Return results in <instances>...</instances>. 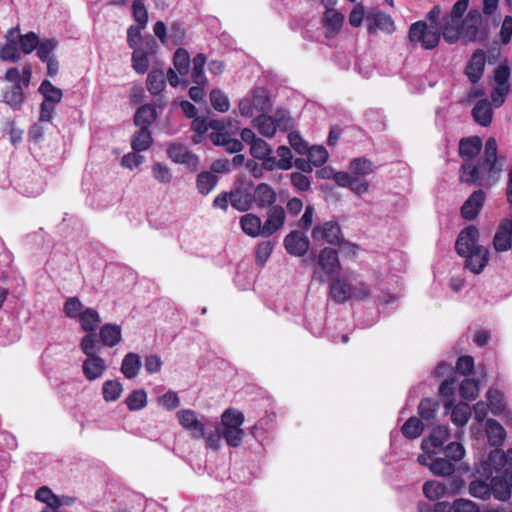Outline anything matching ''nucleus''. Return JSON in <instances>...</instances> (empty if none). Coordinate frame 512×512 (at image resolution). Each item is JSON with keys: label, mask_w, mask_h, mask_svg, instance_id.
I'll list each match as a JSON object with an SVG mask.
<instances>
[{"label": "nucleus", "mask_w": 512, "mask_h": 512, "mask_svg": "<svg viewBox=\"0 0 512 512\" xmlns=\"http://www.w3.org/2000/svg\"><path fill=\"white\" fill-rule=\"evenodd\" d=\"M482 148V140L478 136L463 138L459 143V154L465 163L460 168V182L469 185L490 186L498 178L505 164V157L498 155V144L495 138L486 140L484 153L477 165L471 162Z\"/></svg>", "instance_id": "f257e3e1"}, {"label": "nucleus", "mask_w": 512, "mask_h": 512, "mask_svg": "<svg viewBox=\"0 0 512 512\" xmlns=\"http://www.w3.org/2000/svg\"><path fill=\"white\" fill-rule=\"evenodd\" d=\"M244 420V414L241 411L226 409L221 415V421L213 422L212 430L206 437V447L217 451L221 447L222 439L229 447H239L245 435L241 428Z\"/></svg>", "instance_id": "f03ea898"}, {"label": "nucleus", "mask_w": 512, "mask_h": 512, "mask_svg": "<svg viewBox=\"0 0 512 512\" xmlns=\"http://www.w3.org/2000/svg\"><path fill=\"white\" fill-rule=\"evenodd\" d=\"M144 27L141 25L138 26H130L127 31V42L130 48H134L132 54V66L134 70L139 74H144L150 63L153 62V59L157 53V41L152 36H147L141 44V47L135 48L140 39H141V30Z\"/></svg>", "instance_id": "7ed1b4c3"}, {"label": "nucleus", "mask_w": 512, "mask_h": 512, "mask_svg": "<svg viewBox=\"0 0 512 512\" xmlns=\"http://www.w3.org/2000/svg\"><path fill=\"white\" fill-rule=\"evenodd\" d=\"M371 293V287L352 274L337 277L330 284V296L338 304L349 300L362 301L368 299Z\"/></svg>", "instance_id": "20e7f679"}, {"label": "nucleus", "mask_w": 512, "mask_h": 512, "mask_svg": "<svg viewBox=\"0 0 512 512\" xmlns=\"http://www.w3.org/2000/svg\"><path fill=\"white\" fill-rule=\"evenodd\" d=\"M482 25V15L478 9H471L465 18L454 26H442V36L449 44H454L459 40L464 43L474 42L478 39L480 27Z\"/></svg>", "instance_id": "39448f33"}, {"label": "nucleus", "mask_w": 512, "mask_h": 512, "mask_svg": "<svg viewBox=\"0 0 512 512\" xmlns=\"http://www.w3.org/2000/svg\"><path fill=\"white\" fill-rule=\"evenodd\" d=\"M442 35V29L428 25L427 21L420 20L409 28L408 38L411 43L419 44L423 49L432 50L438 46Z\"/></svg>", "instance_id": "423d86ee"}, {"label": "nucleus", "mask_w": 512, "mask_h": 512, "mask_svg": "<svg viewBox=\"0 0 512 512\" xmlns=\"http://www.w3.org/2000/svg\"><path fill=\"white\" fill-rule=\"evenodd\" d=\"M180 425L190 433L193 439H205L212 430L213 421L207 417L198 418L195 411L183 409L177 412Z\"/></svg>", "instance_id": "0eeeda50"}, {"label": "nucleus", "mask_w": 512, "mask_h": 512, "mask_svg": "<svg viewBox=\"0 0 512 512\" xmlns=\"http://www.w3.org/2000/svg\"><path fill=\"white\" fill-rule=\"evenodd\" d=\"M341 269L338 253L335 249L325 247L318 255L317 268L314 270L313 278L320 283L327 282L333 275L338 274Z\"/></svg>", "instance_id": "6e6552de"}, {"label": "nucleus", "mask_w": 512, "mask_h": 512, "mask_svg": "<svg viewBox=\"0 0 512 512\" xmlns=\"http://www.w3.org/2000/svg\"><path fill=\"white\" fill-rule=\"evenodd\" d=\"M311 237L316 243H328L331 245H341L344 241L341 227L335 221H325L316 224L312 229Z\"/></svg>", "instance_id": "1a4fd4ad"}, {"label": "nucleus", "mask_w": 512, "mask_h": 512, "mask_svg": "<svg viewBox=\"0 0 512 512\" xmlns=\"http://www.w3.org/2000/svg\"><path fill=\"white\" fill-rule=\"evenodd\" d=\"M254 125L262 136L271 138L275 135L277 128L287 130L291 126V119L281 116L274 120L271 116H267L264 113L255 118Z\"/></svg>", "instance_id": "9d476101"}, {"label": "nucleus", "mask_w": 512, "mask_h": 512, "mask_svg": "<svg viewBox=\"0 0 512 512\" xmlns=\"http://www.w3.org/2000/svg\"><path fill=\"white\" fill-rule=\"evenodd\" d=\"M479 231L474 225L464 228L458 235L455 243V250L460 256L469 255L472 251L483 248L478 244Z\"/></svg>", "instance_id": "9b49d317"}, {"label": "nucleus", "mask_w": 512, "mask_h": 512, "mask_svg": "<svg viewBox=\"0 0 512 512\" xmlns=\"http://www.w3.org/2000/svg\"><path fill=\"white\" fill-rule=\"evenodd\" d=\"M450 430L447 426H437L432 433L424 438L421 448L427 454H439L444 450V443L450 439Z\"/></svg>", "instance_id": "f8f14e48"}, {"label": "nucleus", "mask_w": 512, "mask_h": 512, "mask_svg": "<svg viewBox=\"0 0 512 512\" xmlns=\"http://www.w3.org/2000/svg\"><path fill=\"white\" fill-rule=\"evenodd\" d=\"M498 472L500 474L491 479L492 494L500 501H507L511 497L512 491V470L506 468L505 471Z\"/></svg>", "instance_id": "ddd939ff"}, {"label": "nucleus", "mask_w": 512, "mask_h": 512, "mask_svg": "<svg viewBox=\"0 0 512 512\" xmlns=\"http://www.w3.org/2000/svg\"><path fill=\"white\" fill-rule=\"evenodd\" d=\"M272 147L263 139L258 138L250 146V154L253 158L262 161L264 170L273 171L276 168V158L272 155Z\"/></svg>", "instance_id": "4468645a"}, {"label": "nucleus", "mask_w": 512, "mask_h": 512, "mask_svg": "<svg viewBox=\"0 0 512 512\" xmlns=\"http://www.w3.org/2000/svg\"><path fill=\"white\" fill-rule=\"evenodd\" d=\"M252 188L253 183L248 182L232 190L229 193L231 206L238 211H248L253 205Z\"/></svg>", "instance_id": "2eb2a0df"}, {"label": "nucleus", "mask_w": 512, "mask_h": 512, "mask_svg": "<svg viewBox=\"0 0 512 512\" xmlns=\"http://www.w3.org/2000/svg\"><path fill=\"white\" fill-rule=\"evenodd\" d=\"M167 153L172 161L185 165L191 171H195L198 168V156L182 144L170 145L167 149Z\"/></svg>", "instance_id": "dca6fc26"}, {"label": "nucleus", "mask_w": 512, "mask_h": 512, "mask_svg": "<svg viewBox=\"0 0 512 512\" xmlns=\"http://www.w3.org/2000/svg\"><path fill=\"white\" fill-rule=\"evenodd\" d=\"M333 180L338 186L349 188L357 195H362L369 190V183L365 179L351 175L348 172L339 171L334 173Z\"/></svg>", "instance_id": "f3484780"}, {"label": "nucleus", "mask_w": 512, "mask_h": 512, "mask_svg": "<svg viewBox=\"0 0 512 512\" xmlns=\"http://www.w3.org/2000/svg\"><path fill=\"white\" fill-rule=\"evenodd\" d=\"M286 214L281 205H273L269 207L267 219L263 223V237L267 238L283 228L285 224Z\"/></svg>", "instance_id": "a211bd4d"}, {"label": "nucleus", "mask_w": 512, "mask_h": 512, "mask_svg": "<svg viewBox=\"0 0 512 512\" xmlns=\"http://www.w3.org/2000/svg\"><path fill=\"white\" fill-rule=\"evenodd\" d=\"M485 199L486 194L483 190L474 191L461 207L462 218L468 221L474 220L482 210Z\"/></svg>", "instance_id": "6ab92c4d"}, {"label": "nucleus", "mask_w": 512, "mask_h": 512, "mask_svg": "<svg viewBox=\"0 0 512 512\" xmlns=\"http://www.w3.org/2000/svg\"><path fill=\"white\" fill-rule=\"evenodd\" d=\"M284 246L290 255L300 257L308 251L310 243L305 235L300 231L294 230L285 236Z\"/></svg>", "instance_id": "aec40b11"}, {"label": "nucleus", "mask_w": 512, "mask_h": 512, "mask_svg": "<svg viewBox=\"0 0 512 512\" xmlns=\"http://www.w3.org/2000/svg\"><path fill=\"white\" fill-rule=\"evenodd\" d=\"M253 204L260 209H266L274 205L277 199L276 191L267 183H260L252 188Z\"/></svg>", "instance_id": "412c9836"}, {"label": "nucleus", "mask_w": 512, "mask_h": 512, "mask_svg": "<svg viewBox=\"0 0 512 512\" xmlns=\"http://www.w3.org/2000/svg\"><path fill=\"white\" fill-rule=\"evenodd\" d=\"M486 63V54L483 50H476L465 69V74L471 83H477L483 76Z\"/></svg>", "instance_id": "4be33fe9"}, {"label": "nucleus", "mask_w": 512, "mask_h": 512, "mask_svg": "<svg viewBox=\"0 0 512 512\" xmlns=\"http://www.w3.org/2000/svg\"><path fill=\"white\" fill-rule=\"evenodd\" d=\"M489 472L492 474L494 471H505L506 468L512 470V449L505 454L500 449L492 451L486 462Z\"/></svg>", "instance_id": "5701e85b"}, {"label": "nucleus", "mask_w": 512, "mask_h": 512, "mask_svg": "<svg viewBox=\"0 0 512 512\" xmlns=\"http://www.w3.org/2000/svg\"><path fill=\"white\" fill-rule=\"evenodd\" d=\"M105 370V361L100 356L86 357L83 361L82 371L89 381L101 378Z\"/></svg>", "instance_id": "b1692460"}, {"label": "nucleus", "mask_w": 512, "mask_h": 512, "mask_svg": "<svg viewBox=\"0 0 512 512\" xmlns=\"http://www.w3.org/2000/svg\"><path fill=\"white\" fill-rule=\"evenodd\" d=\"M465 267L475 274H479L486 267L489 261V251L487 248H478L469 255H464Z\"/></svg>", "instance_id": "393cba45"}, {"label": "nucleus", "mask_w": 512, "mask_h": 512, "mask_svg": "<svg viewBox=\"0 0 512 512\" xmlns=\"http://www.w3.org/2000/svg\"><path fill=\"white\" fill-rule=\"evenodd\" d=\"M240 225L245 234L251 237L262 236L264 231V225L261 219L252 213L243 215L240 218Z\"/></svg>", "instance_id": "a878e982"}, {"label": "nucleus", "mask_w": 512, "mask_h": 512, "mask_svg": "<svg viewBox=\"0 0 512 512\" xmlns=\"http://www.w3.org/2000/svg\"><path fill=\"white\" fill-rule=\"evenodd\" d=\"M485 429L490 445L494 447L502 446L506 437V431L502 425L494 419H488Z\"/></svg>", "instance_id": "bb28decb"}, {"label": "nucleus", "mask_w": 512, "mask_h": 512, "mask_svg": "<svg viewBox=\"0 0 512 512\" xmlns=\"http://www.w3.org/2000/svg\"><path fill=\"white\" fill-rule=\"evenodd\" d=\"M472 116L479 125L489 126L492 122V109L489 101L487 99L478 101L472 110Z\"/></svg>", "instance_id": "cd10ccee"}, {"label": "nucleus", "mask_w": 512, "mask_h": 512, "mask_svg": "<svg viewBox=\"0 0 512 512\" xmlns=\"http://www.w3.org/2000/svg\"><path fill=\"white\" fill-rule=\"evenodd\" d=\"M206 61V56L203 53H199L193 58L191 80L196 85H208V79L204 73Z\"/></svg>", "instance_id": "c85d7f7f"}, {"label": "nucleus", "mask_w": 512, "mask_h": 512, "mask_svg": "<svg viewBox=\"0 0 512 512\" xmlns=\"http://www.w3.org/2000/svg\"><path fill=\"white\" fill-rule=\"evenodd\" d=\"M157 113L154 106L146 104L141 106L135 116L134 123L137 127H144L145 129H149V126L156 120Z\"/></svg>", "instance_id": "c756f323"}, {"label": "nucleus", "mask_w": 512, "mask_h": 512, "mask_svg": "<svg viewBox=\"0 0 512 512\" xmlns=\"http://www.w3.org/2000/svg\"><path fill=\"white\" fill-rule=\"evenodd\" d=\"M14 29H10L6 36L7 43L0 47V59L2 61L17 62L20 60V52L16 41L10 40Z\"/></svg>", "instance_id": "7c9ffc66"}, {"label": "nucleus", "mask_w": 512, "mask_h": 512, "mask_svg": "<svg viewBox=\"0 0 512 512\" xmlns=\"http://www.w3.org/2000/svg\"><path fill=\"white\" fill-rule=\"evenodd\" d=\"M100 339L106 346L113 347L121 340V328L116 324H105L100 329Z\"/></svg>", "instance_id": "2f4dec72"}, {"label": "nucleus", "mask_w": 512, "mask_h": 512, "mask_svg": "<svg viewBox=\"0 0 512 512\" xmlns=\"http://www.w3.org/2000/svg\"><path fill=\"white\" fill-rule=\"evenodd\" d=\"M430 471L436 476H450L455 472V464L442 457H434L429 464Z\"/></svg>", "instance_id": "473e14b6"}, {"label": "nucleus", "mask_w": 512, "mask_h": 512, "mask_svg": "<svg viewBox=\"0 0 512 512\" xmlns=\"http://www.w3.org/2000/svg\"><path fill=\"white\" fill-rule=\"evenodd\" d=\"M141 367L140 357L136 353H128L125 355L122 365L121 372L128 379H132L138 375L139 369Z\"/></svg>", "instance_id": "72a5a7b5"}, {"label": "nucleus", "mask_w": 512, "mask_h": 512, "mask_svg": "<svg viewBox=\"0 0 512 512\" xmlns=\"http://www.w3.org/2000/svg\"><path fill=\"white\" fill-rule=\"evenodd\" d=\"M153 142L151 132L149 129H145L143 126L139 127V130L134 134L131 145L135 152L145 151L150 148Z\"/></svg>", "instance_id": "f704fd0d"}, {"label": "nucleus", "mask_w": 512, "mask_h": 512, "mask_svg": "<svg viewBox=\"0 0 512 512\" xmlns=\"http://www.w3.org/2000/svg\"><path fill=\"white\" fill-rule=\"evenodd\" d=\"M471 416V409L467 403L461 402L455 405L451 410V421L459 427L467 424Z\"/></svg>", "instance_id": "c9c22d12"}, {"label": "nucleus", "mask_w": 512, "mask_h": 512, "mask_svg": "<svg viewBox=\"0 0 512 512\" xmlns=\"http://www.w3.org/2000/svg\"><path fill=\"white\" fill-rule=\"evenodd\" d=\"M79 321L84 331L93 332L95 331L98 324L101 322V319L98 312L95 309L87 308L81 313Z\"/></svg>", "instance_id": "e433bc0d"}, {"label": "nucleus", "mask_w": 512, "mask_h": 512, "mask_svg": "<svg viewBox=\"0 0 512 512\" xmlns=\"http://www.w3.org/2000/svg\"><path fill=\"white\" fill-rule=\"evenodd\" d=\"M218 182V177L212 172H201L197 176L196 185L199 193L209 194Z\"/></svg>", "instance_id": "4c0bfd02"}, {"label": "nucleus", "mask_w": 512, "mask_h": 512, "mask_svg": "<svg viewBox=\"0 0 512 512\" xmlns=\"http://www.w3.org/2000/svg\"><path fill=\"white\" fill-rule=\"evenodd\" d=\"M250 100L258 113L264 114L271 107L270 99L264 88L254 89Z\"/></svg>", "instance_id": "58836bf2"}, {"label": "nucleus", "mask_w": 512, "mask_h": 512, "mask_svg": "<svg viewBox=\"0 0 512 512\" xmlns=\"http://www.w3.org/2000/svg\"><path fill=\"white\" fill-rule=\"evenodd\" d=\"M423 493L430 500H437L447 494V486L436 480H429L423 485Z\"/></svg>", "instance_id": "ea45409f"}, {"label": "nucleus", "mask_w": 512, "mask_h": 512, "mask_svg": "<svg viewBox=\"0 0 512 512\" xmlns=\"http://www.w3.org/2000/svg\"><path fill=\"white\" fill-rule=\"evenodd\" d=\"M469 6V0H458L452 7L450 14L445 17L443 26H454L458 24L467 11Z\"/></svg>", "instance_id": "a19ab883"}, {"label": "nucleus", "mask_w": 512, "mask_h": 512, "mask_svg": "<svg viewBox=\"0 0 512 512\" xmlns=\"http://www.w3.org/2000/svg\"><path fill=\"white\" fill-rule=\"evenodd\" d=\"M351 175L364 177L373 172V163L366 158H355L349 164Z\"/></svg>", "instance_id": "79ce46f5"}, {"label": "nucleus", "mask_w": 512, "mask_h": 512, "mask_svg": "<svg viewBox=\"0 0 512 512\" xmlns=\"http://www.w3.org/2000/svg\"><path fill=\"white\" fill-rule=\"evenodd\" d=\"M39 92L43 95L44 101L58 104L62 97V90L54 86L50 81L44 80L40 87Z\"/></svg>", "instance_id": "37998d69"}, {"label": "nucleus", "mask_w": 512, "mask_h": 512, "mask_svg": "<svg viewBox=\"0 0 512 512\" xmlns=\"http://www.w3.org/2000/svg\"><path fill=\"white\" fill-rule=\"evenodd\" d=\"M369 30L373 31L375 28L381 29L386 32L394 30V22L392 18L385 13H377L372 18H368Z\"/></svg>", "instance_id": "c03bdc74"}, {"label": "nucleus", "mask_w": 512, "mask_h": 512, "mask_svg": "<svg viewBox=\"0 0 512 512\" xmlns=\"http://www.w3.org/2000/svg\"><path fill=\"white\" fill-rule=\"evenodd\" d=\"M122 384L117 380H107L102 385V394L106 402L116 401L122 394Z\"/></svg>", "instance_id": "a18cd8bd"}, {"label": "nucleus", "mask_w": 512, "mask_h": 512, "mask_svg": "<svg viewBox=\"0 0 512 512\" xmlns=\"http://www.w3.org/2000/svg\"><path fill=\"white\" fill-rule=\"evenodd\" d=\"M185 37V30L179 24H174L171 27V31L169 34L166 33V28L162 23V44H168L169 42L172 45L181 44Z\"/></svg>", "instance_id": "49530a36"}, {"label": "nucleus", "mask_w": 512, "mask_h": 512, "mask_svg": "<svg viewBox=\"0 0 512 512\" xmlns=\"http://www.w3.org/2000/svg\"><path fill=\"white\" fill-rule=\"evenodd\" d=\"M344 17L341 13L332 10H326L323 16L324 26L332 33H337L342 27Z\"/></svg>", "instance_id": "de8ad7c7"}, {"label": "nucleus", "mask_w": 512, "mask_h": 512, "mask_svg": "<svg viewBox=\"0 0 512 512\" xmlns=\"http://www.w3.org/2000/svg\"><path fill=\"white\" fill-rule=\"evenodd\" d=\"M488 406L494 415H500L505 410L504 395L498 390L487 392Z\"/></svg>", "instance_id": "09e8293b"}, {"label": "nucleus", "mask_w": 512, "mask_h": 512, "mask_svg": "<svg viewBox=\"0 0 512 512\" xmlns=\"http://www.w3.org/2000/svg\"><path fill=\"white\" fill-rule=\"evenodd\" d=\"M125 403L131 411L140 410L147 403V394L143 389L134 390L126 397Z\"/></svg>", "instance_id": "8fccbe9b"}, {"label": "nucleus", "mask_w": 512, "mask_h": 512, "mask_svg": "<svg viewBox=\"0 0 512 512\" xmlns=\"http://www.w3.org/2000/svg\"><path fill=\"white\" fill-rule=\"evenodd\" d=\"M5 103L11 107L18 108L24 101L23 89L20 83L14 84L10 90L6 91L3 95Z\"/></svg>", "instance_id": "3c124183"}, {"label": "nucleus", "mask_w": 512, "mask_h": 512, "mask_svg": "<svg viewBox=\"0 0 512 512\" xmlns=\"http://www.w3.org/2000/svg\"><path fill=\"white\" fill-rule=\"evenodd\" d=\"M81 350L87 357L98 356L97 353L100 350V344L96 337V334L90 332L86 334L81 341Z\"/></svg>", "instance_id": "603ef678"}, {"label": "nucleus", "mask_w": 512, "mask_h": 512, "mask_svg": "<svg viewBox=\"0 0 512 512\" xmlns=\"http://www.w3.org/2000/svg\"><path fill=\"white\" fill-rule=\"evenodd\" d=\"M403 435L409 439L418 438L423 431V424L417 417H410L402 426Z\"/></svg>", "instance_id": "864d4df0"}, {"label": "nucleus", "mask_w": 512, "mask_h": 512, "mask_svg": "<svg viewBox=\"0 0 512 512\" xmlns=\"http://www.w3.org/2000/svg\"><path fill=\"white\" fill-rule=\"evenodd\" d=\"M210 102L215 110L222 113L227 112L230 108L227 95L220 89H213L210 92Z\"/></svg>", "instance_id": "5fc2aeb1"}, {"label": "nucleus", "mask_w": 512, "mask_h": 512, "mask_svg": "<svg viewBox=\"0 0 512 512\" xmlns=\"http://www.w3.org/2000/svg\"><path fill=\"white\" fill-rule=\"evenodd\" d=\"M58 46V40L55 38H46L39 41L37 56L41 61L48 60L49 58L54 57V50Z\"/></svg>", "instance_id": "6e6d98bb"}, {"label": "nucleus", "mask_w": 512, "mask_h": 512, "mask_svg": "<svg viewBox=\"0 0 512 512\" xmlns=\"http://www.w3.org/2000/svg\"><path fill=\"white\" fill-rule=\"evenodd\" d=\"M470 494L473 497L486 500L492 494L491 484H487L482 480H474L469 486Z\"/></svg>", "instance_id": "4d7b16f0"}, {"label": "nucleus", "mask_w": 512, "mask_h": 512, "mask_svg": "<svg viewBox=\"0 0 512 512\" xmlns=\"http://www.w3.org/2000/svg\"><path fill=\"white\" fill-rule=\"evenodd\" d=\"M173 62L176 70L180 75H186L189 70L190 57L188 52L183 48H178L174 53Z\"/></svg>", "instance_id": "13d9d810"}, {"label": "nucleus", "mask_w": 512, "mask_h": 512, "mask_svg": "<svg viewBox=\"0 0 512 512\" xmlns=\"http://www.w3.org/2000/svg\"><path fill=\"white\" fill-rule=\"evenodd\" d=\"M460 395L466 400H474L479 393L478 382L471 378L464 379L460 384Z\"/></svg>", "instance_id": "bf43d9fd"}, {"label": "nucleus", "mask_w": 512, "mask_h": 512, "mask_svg": "<svg viewBox=\"0 0 512 512\" xmlns=\"http://www.w3.org/2000/svg\"><path fill=\"white\" fill-rule=\"evenodd\" d=\"M439 408V404L437 401H434L430 398L423 399L418 406L419 415L423 420H430L434 418L435 413Z\"/></svg>", "instance_id": "052dcab7"}, {"label": "nucleus", "mask_w": 512, "mask_h": 512, "mask_svg": "<svg viewBox=\"0 0 512 512\" xmlns=\"http://www.w3.org/2000/svg\"><path fill=\"white\" fill-rule=\"evenodd\" d=\"M274 249V242L271 240L263 241L258 244L256 249V263L259 266H263L267 260L269 259L272 251Z\"/></svg>", "instance_id": "680f3d73"}, {"label": "nucleus", "mask_w": 512, "mask_h": 512, "mask_svg": "<svg viewBox=\"0 0 512 512\" xmlns=\"http://www.w3.org/2000/svg\"><path fill=\"white\" fill-rule=\"evenodd\" d=\"M276 153L279 157V160H276V168L280 170H289L293 165V156L290 148L287 146H279L276 150Z\"/></svg>", "instance_id": "e2e57ef3"}, {"label": "nucleus", "mask_w": 512, "mask_h": 512, "mask_svg": "<svg viewBox=\"0 0 512 512\" xmlns=\"http://www.w3.org/2000/svg\"><path fill=\"white\" fill-rule=\"evenodd\" d=\"M442 452H444L448 460L454 464L455 462L461 461L465 456V449L463 445L458 442L449 443Z\"/></svg>", "instance_id": "0e129e2a"}, {"label": "nucleus", "mask_w": 512, "mask_h": 512, "mask_svg": "<svg viewBox=\"0 0 512 512\" xmlns=\"http://www.w3.org/2000/svg\"><path fill=\"white\" fill-rule=\"evenodd\" d=\"M307 154L310 162L316 167L323 165L328 159V152L323 146L308 148Z\"/></svg>", "instance_id": "69168bd1"}, {"label": "nucleus", "mask_w": 512, "mask_h": 512, "mask_svg": "<svg viewBox=\"0 0 512 512\" xmlns=\"http://www.w3.org/2000/svg\"><path fill=\"white\" fill-rule=\"evenodd\" d=\"M509 78L510 67L508 66V64L502 63L497 68L494 69L493 79L496 86H510Z\"/></svg>", "instance_id": "338daca9"}, {"label": "nucleus", "mask_w": 512, "mask_h": 512, "mask_svg": "<svg viewBox=\"0 0 512 512\" xmlns=\"http://www.w3.org/2000/svg\"><path fill=\"white\" fill-rule=\"evenodd\" d=\"M83 304L76 297H71L64 304V313L69 318H79L83 312Z\"/></svg>", "instance_id": "774afa93"}]
</instances>
